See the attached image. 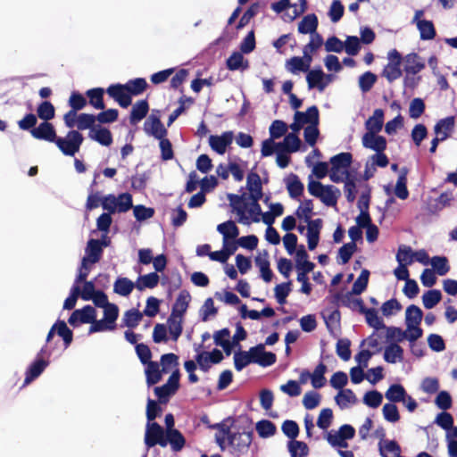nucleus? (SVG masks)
<instances>
[{"mask_svg":"<svg viewBox=\"0 0 457 457\" xmlns=\"http://www.w3.org/2000/svg\"><path fill=\"white\" fill-rule=\"evenodd\" d=\"M228 200L235 212L238 216V222L249 225L251 221L259 222L262 209L259 200L262 198H249L246 195H228Z\"/></svg>","mask_w":457,"mask_h":457,"instance_id":"1","label":"nucleus"},{"mask_svg":"<svg viewBox=\"0 0 457 457\" xmlns=\"http://www.w3.org/2000/svg\"><path fill=\"white\" fill-rule=\"evenodd\" d=\"M309 193L319 198L323 204L328 207H334L341 196V191L332 185H323L320 181L310 179L308 183Z\"/></svg>","mask_w":457,"mask_h":457,"instance_id":"2","label":"nucleus"},{"mask_svg":"<svg viewBox=\"0 0 457 457\" xmlns=\"http://www.w3.org/2000/svg\"><path fill=\"white\" fill-rule=\"evenodd\" d=\"M353 162L351 153L345 152L336 154L330 158L331 168L329 170V178L335 183H340L352 178L348 171Z\"/></svg>","mask_w":457,"mask_h":457,"instance_id":"3","label":"nucleus"},{"mask_svg":"<svg viewBox=\"0 0 457 457\" xmlns=\"http://www.w3.org/2000/svg\"><path fill=\"white\" fill-rule=\"evenodd\" d=\"M101 205L109 213L126 212L133 207L132 195L121 193L118 195L109 194L102 197Z\"/></svg>","mask_w":457,"mask_h":457,"instance_id":"4","label":"nucleus"},{"mask_svg":"<svg viewBox=\"0 0 457 457\" xmlns=\"http://www.w3.org/2000/svg\"><path fill=\"white\" fill-rule=\"evenodd\" d=\"M84 141V137L78 130L71 129L63 137H57L54 141L60 151L66 156H74Z\"/></svg>","mask_w":457,"mask_h":457,"instance_id":"5","label":"nucleus"},{"mask_svg":"<svg viewBox=\"0 0 457 457\" xmlns=\"http://www.w3.org/2000/svg\"><path fill=\"white\" fill-rule=\"evenodd\" d=\"M387 64L383 69L382 76L389 83H392L403 75L401 69L402 55L396 49H393L387 54Z\"/></svg>","mask_w":457,"mask_h":457,"instance_id":"6","label":"nucleus"},{"mask_svg":"<svg viewBox=\"0 0 457 457\" xmlns=\"http://www.w3.org/2000/svg\"><path fill=\"white\" fill-rule=\"evenodd\" d=\"M165 430L157 422H147L145 433V444L147 449H150L156 445L162 447H166L164 442Z\"/></svg>","mask_w":457,"mask_h":457,"instance_id":"7","label":"nucleus"},{"mask_svg":"<svg viewBox=\"0 0 457 457\" xmlns=\"http://www.w3.org/2000/svg\"><path fill=\"white\" fill-rule=\"evenodd\" d=\"M44 353L45 347L40 350L37 358L28 367L25 372L23 386L29 385L32 381L37 378L49 365L48 361H46L40 357L44 354Z\"/></svg>","mask_w":457,"mask_h":457,"instance_id":"8","label":"nucleus"},{"mask_svg":"<svg viewBox=\"0 0 457 457\" xmlns=\"http://www.w3.org/2000/svg\"><path fill=\"white\" fill-rule=\"evenodd\" d=\"M144 131L146 135L156 139H162L167 135V129L161 121L160 116L153 112L144 123Z\"/></svg>","mask_w":457,"mask_h":457,"instance_id":"9","label":"nucleus"},{"mask_svg":"<svg viewBox=\"0 0 457 457\" xmlns=\"http://www.w3.org/2000/svg\"><path fill=\"white\" fill-rule=\"evenodd\" d=\"M229 445L239 453L245 451L252 442V432L232 433L229 428L224 429Z\"/></svg>","mask_w":457,"mask_h":457,"instance_id":"10","label":"nucleus"},{"mask_svg":"<svg viewBox=\"0 0 457 457\" xmlns=\"http://www.w3.org/2000/svg\"><path fill=\"white\" fill-rule=\"evenodd\" d=\"M180 373L179 370L172 371L171 375L168 378V381L162 386H156L154 388L155 395L161 400L167 399L171 395H174L179 386Z\"/></svg>","mask_w":457,"mask_h":457,"instance_id":"11","label":"nucleus"},{"mask_svg":"<svg viewBox=\"0 0 457 457\" xmlns=\"http://www.w3.org/2000/svg\"><path fill=\"white\" fill-rule=\"evenodd\" d=\"M312 62V54L305 53V56L303 54L302 57L294 56L287 60L285 67L286 70L292 74H297L299 72H308L310 71Z\"/></svg>","mask_w":457,"mask_h":457,"instance_id":"12","label":"nucleus"},{"mask_svg":"<svg viewBox=\"0 0 457 457\" xmlns=\"http://www.w3.org/2000/svg\"><path fill=\"white\" fill-rule=\"evenodd\" d=\"M96 310L91 305H86L81 309L75 310L70 316L68 322L72 327L79 324L91 323L95 320Z\"/></svg>","mask_w":457,"mask_h":457,"instance_id":"13","label":"nucleus"},{"mask_svg":"<svg viewBox=\"0 0 457 457\" xmlns=\"http://www.w3.org/2000/svg\"><path fill=\"white\" fill-rule=\"evenodd\" d=\"M106 92L120 107L127 108L131 104V96L126 90L124 84H112L108 87Z\"/></svg>","mask_w":457,"mask_h":457,"instance_id":"14","label":"nucleus"},{"mask_svg":"<svg viewBox=\"0 0 457 457\" xmlns=\"http://www.w3.org/2000/svg\"><path fill=\"white\" fill-rule=\"evenodd\" d=\"M30 134L36 139L52 143H54L57 137L54 127L47 121H43L37 127L32 129Z\"/></svg>","mask_w":457,"mask_h":457,"instance_id":"15","label":"nucleus"},{"mask_svg":"<svg viewBox=\"0 0 457 457\" xmlns=\"http://www.w3.org/2000/svg\"><path fill=\"white\" fill-rule=\"evenodd\" d=\"M378 133H365L361 138L363 147L375 151L384 152L386 148V139Z\"/></svg>","mask_w":457,"mask_h":457,"instance_id":"16","label":"nucleus"},{"mask_svg":"<svg viewBox=\"0 0 457 457\" xmlns=\"http://www.w3.org/2000/svg\"><path fill=\"white\" fill-rule=\"evenodd\" d=\"M402 62L407 74H418L425 68L424 60L415 53H411L402 57Z\"/></svg>","mask_w":457,"mask_h":457,"instance_id":"17","label":"nucleus"},{"mask_svg":"<svg viewBox=\"0 0 457 457\" xmlns=\"http://www.w3.org/2000/svg\"><path fill=\"white\" fill-rule=\"evenodd\" d=\"M103 253V245L99 239H89L85 248V256L82 258L83 261L87 262L91 264H95L99 262Z\"/></svg>","mask_w":457,"mask_h":457,"instance_id":"18","label":"nucleus"},{"mask_svg":"<svg viewBox=\"0 0 457 457\" xmlns=\"http://www.w3.org/2000/svg\"><path fill=\"white\" fill-rule=\"evenodd\" d=\"M233 133L227 131L222 133L220 136H210L209 144L213 151L219 154H223L226 152L227 147L232 143Z\"/></svg>","mask_w":457,"mask_h":457,"instance_id":"19","label":"nucleus"},{"mask_svg":"<svg viewBox=\"0 0 457 457\" xmlns=\"http://www.w3.org/2000/svg\"><path fill=\"white\" fill-rule=\"evenodd\" d=\"M360 303V312L365 315L367 324L376 330L385 328L386 326L381 318L378 315V311L374 308H366L361 300L358 301Z\"/></svg>","mask_w":457,"mask_h":457,"instance_id":"20","label":"nucleus"},{"mask_svg":"<svg viewBox=\"0 0 457 457\" xmlns=\"http://www.w3.org/2000/svg\"><path fill=\"white\" fill-rule=\"evenodd\" d=\"M164 442L166 443V445L170 444L173 452L181 451L186 445V439L184 436L178 429L165 430Z\"/></svg>","mask_w":457,"mask_h":457,"instance_id":"21","label":"nucleus"},{"mask_svg":"<svg viewBox=\"0 0 457 457\" xmlns=\"http://www.w3.org/2000/svg\"><path fill=\"white\" fill-rule=\"evenodd\" d=\"M319 25L318 17L314 13H310L304 16L298 23V32L301 34H310L311 37L320 35L317 33Z\"/></svg>","mask_w":457,"mask_h":457,"instance_id":"22","label":"nucleus"},{"mask_svg":"<svg viewBox=\"0 0 457 457\" xmlns=\"http://www.w3.org/2000/svg\"><path fill=\"white\" fill-rule=\"evenodd\" d=\"M453 127L454 118L453 116L439 120L434 127L436 137H438L442 141L446 140L451 131L453 129Z\"/></svg>","mask_w":457,"mask_h":457,"instance_id":"23","label":"nucleus"},{"mask_svg":"<svg viewBox=\"0 0 457 457\" xmlns=\"http://www.w3.org/2000/svg\"><path fill=\"white\" fill-rule=\"evenodd\" d=\"M246 187L249 191V198H262V187L260 176L251 171L246 178Z\"/></svg>","mask_w":457,"mask_h":457,"instance_id":"24","label":"nucleus"},{"mask_svg":"<svg viewBox=\"0 0 457 457\" xmlns=\"http://www.w3.org/2000/svg\"><path fill=\"white\" fill-rule=\"evenodd\" d=\"M255 265L260 269L261 277L265 282H270L273 273L270 268L269 253L267 251L260 253L255 257Z\"/></svg>","mask_w":457,"mask_h":457,"instance_id":"25","label":"nucleus"},{"mask_svg":"<svg viewBox=\"0 0 457 457\" xmlns=\"http://www.w3.org/2000/svg\"><path fill=\"white\" fill-rule=\"evenodd\" d=\"M295 262L297 272L310 273L314 269L315 264L308 260V253L303 245H301L295 253Z\"/></svg>","mask_w":457,"mask_h":457,"instance_id":"26","label":"nucleus"},{"mask_svg":"<svg viewBox=\"0 0 457 457\" xmlns=\"http://www.w3.org/2000/svg\"><path fill=\"white\" fill-rule=\"evenodd\" d=\"M323 77L324 71L320 68L310 70L306 75L308 88H317L319 92H323L325 90Z\"/></svg>","mask_w":457,"mask_h":457,"instance_id":"27","label":"nucleus"},{"mask_svg":"<svg viewBox=\"0 0 457 457\" xmlns=\"http://www.w3.org/2000/svg\"><path fill=\"white\" fill-rule=\"evenodd\" d=\"M384 124V111L382 109H376L365 122L366 133H378L383 128Z\"/></svg>","mask_w":457,"mask_h":457,"instance_id":"28","label":"nucleus"},{"mask_svg":"<svg viewBox=\"0 0 457 457\" xmlns=\"http://www.w3.org/2000/svg\"><path fill=\"white\" fill-rule=\"evenodd\" d=\"M383 357L388 363L401 362L403 360V349L396 343H390L386 346Z\"/></svg>","mask_w":457,"mask_h":457,"instance_id":"29","label":"nucleus"},{"mask_svg":"<svg viewBox=\"0 0 457 457\" xmlns=\"http://www.w3.org/2000/svg\"><path fill=\"white\" fill-rule=\"evenodd\" d=\"M301 145L300 138L295 133L285 136L282 142L277 143V150H283L287 153L297 152Z\"/></svg>","mask_w":457,"mask_h":457,"instance_id":"30","label":"nucleus"},{"mask_svg":"<svg viewBox=\"0 0 457 457\" xmlns=\"http://www.w3.org/2000/svg\"><path fill=\"white\" fill-rule=\"evenodd\" d=\"M149 105L146 100L137 101L132 107L129 121L131 124L136 125L142 120L147 114Z\"/></svg>","mask_w":457,"mask_h":457,"instance_id":"31","label":"nucleus"},{"mask_svg":"<svg viewBox=\"0 0 457 457\" xmlns=\"http://www.w3.org/2000/svg\"><path fill=\"white\" fill-rule=\"evenodd\" d=\"M226 65L229 71H245L249 68V62L244 58L241 52H234L227 59Z\"/></svg>","mask_w":457,"mask_h":457,"instance_id":"32","label":"nucleus"},{"mask_svg":"<svg viewBox=\"0 0 457 457\" xmlns=\"http://www.w3.org/2000/svg\"><path fill=\"white\" fill-rule=\"evenodd\" d=\"M295 116L303 125L319 124V109L316 105L309 107L306 112L296 111Z\"/></svg>","mask_w":457,"mask_h":457,"instance_id":"33","label":"nucleus"},{"mask_svg":"<svg viewBox=\"0 0 457 457\" xmlns=\"http://www.w3.org/2000/svg\"><path fill=\"white\" fill-rule=\"evenodd\" d=\"M423 318L422 310L414 304L406 308L405 311V325L406 327L420 326Z\"/></svg>","mask_w":457,"mask_h":457,"instance_id":"34","label":"nucleus"},{"mask_svg":"<svg viewBox=\"0 0 457 457\" xmlns=\"http://www.w3.org/2000/svg\"><path fill=\"white\" fill-rule=\"evenodd\" d=\"M145 377H146V384L148 386L157 384L162 379V370H160V365L156 361H150L145 364Z\"/></svg>","mask_w":457,"mask_h":457,"instance_id":"35","label":"nucleus"},{"mask_svg":"<svg viewBox=\"0 0 457 457\" xmlns=\"http://www.w3.org/2000/svg\"><path fill=\"white\" fill-rule=\"evenodd\" d=\"M136 287V283L128 278H118L113 284V292L120 296H129Z\"/></svg>","mask_w":457,"mask_h":457,"instance_id":"36","label":"nucleus"},{"mask_svg":"<svg viewBox=\"0 0 457 457\" xmlns=\"http://www.w3.org/2000/svg\"><path fill=\"white\" fill-rule=\"evenodd\" d=\"M337 404L343 410L349 407L350 404H355L358 399L351 389H342L335 396Z\"/></svg>","mask_w":457,"mask_h":457,"instance_id":"37","label":"nucleus"},{"mask_svg":"<svg viewBox=\"0 0 457 457\" xmlns=\"http://www.w3.org/2000/svg\"><path fill=\"white\" fill-rule=\"evenodd\" d=\"M287 189L291 198L296 199L302 195L304 187L298 176L291 174L286 179Z\"/></svg>","mask_w":457,"mask_h":457,"instance_id":"38","label":"nucleus"},{"mask_svg":"<svg viewBox=\"0 0 457 457\" xmlns=\"http://www.w3.org/2000/svg\"><path fill=\"white\" fill-rule=\"evenodd\" d=\"M407 174L408 169L405 167L402 168L395 187V195L402 200H405L409 196V191L406 187Z\"/></svg>","mask_w":457,"mask_h":457,"instance_id":"39","label":"nucleus"},{"mask_svg":"<svg viewBox=\"0 0 457 457\" xmlns=\"http://www.w3.org/2000/svg\"><path fill=\"white\" fill-rule=\"evenodd\" d=\"M89 137L104 146H109L112 143V133L106 128L92 129Z\"/></svg>","mask_w":457,"mask_h":457,"instance_id":"40","label":"nucleus"},{"mask_svg":"<svg viewBox=\"0 0 457 457\" xmlns=\"http://www.w3.org/2000/svg\"><path fill=\"white\" fill-rule=\"evenodd\" d=\"M378 451L382 457H395L401 453L400 445L395 440L379 442Z\"/></svg>","mask_w":457,"mask_h":457,"instance_id":"41","label":"nucleus"},{"mask_svg":"<svg viewBox=\"0 0 457 457\" xmlns=\"http://www.w3.org/2000/svg\"><path fill=\"white\" fill-rule=\"evenodd\" d=\"M159 279L160 277L156 272L139 276L136 282V288L139 291H143L145 288H154L158 285Z\"/></svg>","mask_w":457,"mask_h":457,"instance_id":"42","label":"nucleus"},{"mask_svg":"<svg viewBox=\"0 0 457 457\" xmlns=\"http://www.w3.org/2000/svg\"><path fill=\"white\" fill-rule=\"evenodd\" d=\"M407 394L405 388L401 384L391 385L385 393V397L390 402L389 403H401Z\"/></svg>","mask_w":457,"mask_h":457,"instance_id":"43","label":"nucleus"},{"mask_svg":"<svg viewBox=\"0 0 457 457\" xmlns=\"http://www.w3.org/2000/svg\"><path fill=\"white\" fill-rule=\"evenodd\" d=\"M217 230L223 237V241L235 239L239 235V229L232 220H228L217 226Z\"/></svg>","mask_w":457,"mask_h":457,"instance_id":"44","label":"nucleus"},{"mask_svg":"<svg viewBox=\"0 0 457 457\" xmlns=\"http://www.w3.org/2000/svg\"><path fill=\"white\" fill-rule=\"evenodd\" d=\"M327 371V366L320 362L316 366L313 372L310 374L312 386L315 389L321 388L325 386L326 378L324 377Z\"/></svg>","mask_w":457,"mask_h":457,"instance_id":"45","label":"nucleus"},{"mask_svg":"<svg viewBox=\"0 0 457 457\" xmlns=\"http://www.w3.org/2000/svg\"><path fill=\"white\" fill-rule=\"evenodd\" d=\"M54 329L56 334L62 337L65 348L69 347L73 340V333L70 329L64 320H58L54 323Z\"/></svg>","mask_w":457,"mask_h":457,"instance_id":"46","label":"nucleus"},{"mask_svg":"<svg viewBox=\"0 0 457 457\" xmlns=\"http://www.w3.org/2000/svg\"><path fill=\"white\" fill-rule=\"evenodd\" d=\"M124 86L131 96L141 95L146 89L148 85L145 79L137 78L134 79H129L127 83L124 84Z\"/></svg>","mask_w":457,"mask_h":457,"instance_id":"47","label":"nucleus"},{"mask_svg":"<svg viewBox=\"0 0 457 457\" xmlns=\"http://www.w3.org/2000/svg\"><path fill=\"white\" fill-rule=\"evenodd\" d=\"M168 331L173 341H177L182 333V318L171 315L167 320Z\"/></svg>","mask_w":457,"mask_h":457,"instance_id":"48","label":"nucleus"},{"mask_svg":"<svg viewBox=\"0 0 457 457\" xmlns=\"http://www.w3.org/2000/svg\"><path fill=\"white\" fill-rule=\"evenodd\" d=\"M287 449L291 457H305L309 453L308 445L304 442L296 439L290 440L287 443Z\"/></svg>","mask_w":457,"mask_h":457,"instance_id":"49","label":"nucleus"},{"mask_svg":"<svg viewBox=\"0 0 457 457\" xmlns=\"http://www.w3.org/2000/svg\"><path fill=\"white\" fill-rule=\"evenodd\" d=\"M430 265L435 273L439 276L446 275L450 270L448 260L445 256H434L430 259Z\"/></svg>","mask_w":457,"mask_h":457,"instance_id":"50","label":"nucleus"},{"mask_svg":"<svg viewBox=\"0 0 457 457\" xmlns=\"http://www.w3.org/2000/svg\"><path fill=\"white\" fill-rule=\"evenodd\" d=\"M189 300L190 295L188 294L180 293L173 305L171 315L182 318L184 313L187 312Z\"/></svg>","mask_w":457,"mask_h":457,"instance_id":"51","label":"nucleus"},{"mask_svg":"<svg viewBox=\"0 0 457 457\" xmlns=\"http://www.w3.org/2000/svg\"><path fill=\"white\" fill-rule=\"evenodd\" d=\"M414 252L411 246L401 245L398 248L395 259L398 264L411 265L413 262Z\"/></svg>","mask_w":457,"mask_h":457,"instance_id":"52","label":"nucleus"},{"mask_svg":"<svg viewBox=\"0 0 457 457\" xmlns=\"http://www.w3.org/2000/svg\"><path fill=\"white\" fill-rule=\"evenodd\" d=\"M442 299V294L437 289L427 291L422 295V303L426 309L434 308Z\"/></svg>","mask_w":457,"mask_h":457,"instance_id":"53","label":"nucleus"},{"mask_svg":"<svg viewBox=\"0 0 457 457\" xmlns=\"http://www.w3.org/2000/svg\"><path fill=\"white\" fill-rule=\"evenodd\" d=\"M417 28L422 40H431L436 36V30L433 22L428 20L418 21Z\"/></svg>","mask_w":457,"mask_h":457,"instance_id":"54","label":"nucleus"},{"mask_svg":"<svg viewBox=\"0 0 457 457\" xmlns=\"http://www.w3.org/2000/svg\"><path fill=\"white\" fill-rule=\"evenodd\" d=\"M37 114L39 119L47 121L54 118L55 109L49 101L42 102L37 108Z\"/></svg>","mask_w":457,"mask_h":457,"instance_id":"55","label":"nucleus"},{"mask_svg":"<svg viewBox=\"0 0 457 457\" xmlns=\"http://www.w3.org/2000/svg\"><path fill=\"white\" fill-rule=\"evenodd\" d=\"M162 371L168 373L174 369L179 370V357L175 353H165L161 357Z\"/></svg>","mask_w":457,"mask_h":457,"instance_id":"56","label":"nucleus"},{"mask_svg":"<svg viewBox=\"0 0 457 457\" xmlns=\"http://www.w3.org/2000/svg\"><path fill=\"white\" fill-rule=\"evenodd\" d=\"M90 104L97 110L104 109L103 101L104 89L101 87L92 88L87 91Z\"/></svg>","mask_w":457,"mask_h":457,"instance_id":"57","label":"nucleus"},{"mask_svg":"<svg viewBox=\"0 0 457 457\" xmlns=\"http://www.w3.org/2000/svg\"><path fill=\"white\" fill-rule=\"evenodd\" d=\"M383 401V395L378 390H370L364 394L362 402L370 408H378Z\"/></svg>","mask_w":457,"mask_h":457,"instance_id":"58","label":"nucleus"},{"mask_svg":"<svg viewBox=\"0 0 457 457\" xmlns=\"http://www.w3.org/2000/svg\"><path fill=\"white\" fill-rule=\"evenodd\" d=\"M142 318H143V313H141L137 310L131 309L125 312L122 320H123L124 326L130 328H134L139 324Z\"/></svg>","mask_w":457,"mask_h":457,"instance_id":"59","label":"nucleus"},{"mask_svg":"<svg viewBox=\"0 0 457 457\" xmlns=\"http://www.w3.org/2000/svg\"><path fill=\"white\" fill-rule=\"evenodd\" d=\"M255 428L259 436L263 438L270 437L276 432V426L268 420L258 421Z\"/></svg>","mask_w":457,"mask_h":457,"instance_id":"60","label":"nucleus"},{"mask_svg":"<svg viewBox=\"0 0 457 457\" xmlns=\"http://www.w3.org/2000/svg\"><path fill=\"white\" fill-rule=\"evenodd\" d=\"M287 129L288 127L285 121L280 120H275L274 121H272L269 128L270 138L274 140L280 138L281 137L286 135Z\"/></svg>","mask_w":457,"mask_h":457,"instance_id":"61","label":"nucleus"},{"mask_svg":"<svg viewBox=\"0 0 457 457\" xmlns=\"http://www.w3.org/2000/svg\"><path fill=\"white\" fill-rule=\"evenodd\" d=\"M326 327L329 333H334L340 326V312L338 310L331 311L328 314L323 315Z\"/></svg>","mask_w":457,"mask_h":457,"instance_id":"62","label":"nucleus"},{"mask_svg":"<svg viewBox=\"0 0 457 457\" xmlns=\"http://www.w3.org/2000/svg\"><path fill=\"white\" fill-rule=\"evenodd\" d=\"M384 419L390 423H395L400 420V413L395 403H385L382 408Z\"/></svg>","mask_w":457,"mask_h":457,"instance_id":"63","label":"nucleus"},{"mask_svg":"<svg viewBox=\"0 0 457 457\" xmlns=\"http://www.w3.org/2000/svg\"><path fill=\"white\" fill-rule=\"evenodd\" d=\"M361 49L360 39L356 36H347L344 42V50L350 56L357 55Z\"/></svg>","mask_w":457,"mask_h":457,"instance_id":"64","label":"nucleus"}]
</instances>
